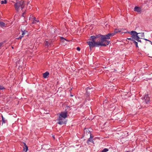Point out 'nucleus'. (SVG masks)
<instances>
[{"label": "nucleus", "mask_w": 152, "mask_h": 152, "mask_svg": "<svg viewBox=\"0 0 152 152\" xmlns=\"http://www.w3.org/2000/svg\"><path fill=\"white\" fill-rule=\"evenodd\" d=\"M99 37H100L99 35L97 36H92L91 37L90 39L91 40V41H89L87 42L90 49L94 47H97V45L98 42H96V38Z\"/></svg>", "instance_id": "nucleus-1"}, {"label": "nucleus", "mask_w": 152, "mask_h": 152, "mask_svg": "<svg viewBox=\"0 0 152 152\" xmlns=\"http://www.w3.org/2000/svg\"><path fill=\"white\" fill-rule=\"evenodd\" d=\"M100 41V42H98L97 45V47L99 46H106L108 45L110 42V41L107 40L106 39H104L103 37H101L100 39H98V41Z\"/></svg>", "instance_id": "nucleus-2"}, {"label": "nucleus", "mask_w": 152, "mask_h": 152, "mask_svg": "<svg viewBox=\"0 0 152 152\" xmlns=\"http://www.w3.org/2000/svg\"><path fill=\"white\" fill-rule=\"evenodd\" d=\"M14 6L16 10L17 11L20 9L22 10L24 7V2L22 1H18L15 4Z\"/></svg>", "instance_id": "nucleus-3"}, {"label": "nucleus", "mask_w": 152, "mask_h": 152, "mask_svg": "<svg viewBox=\"0 0 152 152\" xmlns=\"http://www.w3.org/2000/svg\"><path fill=\"white\" fill-rule=\"evenodd\" d=\"M126 33L130 34L132 35L131 37L134 39V41L136 39H137V38H138V33L135 31H132L130 32L127 31Z\"/></svg>", "instance_id": "nucleus-4"}, {"label": "nucleus", "mask_w": 152, "mask_h": 152, "mask_svg": "<svg viewBox=\"0 0 152 152\" xmlns=\"http://www.w3.org/2000/svg\"><path fill=\"white\" fill-rule=\"evenodd\" d=\"M114 35V34H113L109 33L106 35H99V36L100 37H102L107 40L110 39L111 37H113Z\"/></svg>", "instance_id": "nucleus-5"}, {"label": "nucleus", "mask_w": 152, "mask_h": 152, "mask_svg": "<svg viewBox=\"0 0 152 152\" xmlns=\"http://www.w3.org/2000/svg\"><path fill=\"white\" fill-rule=\"evenodd\" d=\"M67 117V113L66 112H61L59 117V119H61V118H65Z\"/></svg>", "instance_id": "nucleus-6"}, {"label": "nucleus", "mask_w": 152, "mask_h": 152, "mask_svg": "<svg viewBox=\"0 0 152 152\" xmlns=\"http://www.w3.org/2000/svg\"><path fill=\"white\" fill-rule=\"evenodd\" d=\"M144 99L145 100V102H143V103L144 104L145 103L148 104L149 103L150 101V98L148 96V95H145V97L144 98Z\"/></svg>", "instance_id": "nucleus-7"}, {"label": "nucleus", "mask_w": 152, "mask_h": 152, "mask_svg": "<svg viewBox=\"0 0 152 152\" xmlns=\"http://www.w3.org/2000/svg\"><path fill=\"white\" fill-rule=\"evenodd\" d=\"M86 131L87 133H88V134H90V137L88 139V141L90 142H93V141L92 140L93 137L91 136L90 131L88 129L86 130Z\"/></svg>", "instance_id": "nucleus-8"}, {"label": "nucleus", "mask_w": 152, "mask_h": 152, "mask_svg": "<svg viewBox=\"0 0 152 152\" xmlns=\"http://www.w3.org/2000/svg\"><path fill=\"white\" fill-rule=\"evenodd\" d=\"M61 41L62 42V44L64 45L67 44L68 41L63 37L61 38Z\"/></svg>", "instance_id": "nucleus-9"}, {"label": "nucleus", "mask_w": 152, "mask_h": 152, "mask_svg": "<svg viewBox=\"0 0 152 152\" xmlns=\"http://www.w3.org/2000/svg\"><path fill=\"white\" fill-rule=\"evenodd\" d=\"M134 11L139 12L141 11V9L140 7L136 6L134 8Z\"/></svg>", "instance_id": "nucleus-10"}, {"label": "nucleus", "mask_w": 152, "mask_h": 152, "mask_svg": "<svg viewBox=\"0 0 152 152\" xmlns=\"http://www.w3.org/2000/svg\"><path fill=\"white\" fill-rule=\"evenodd\" d=\"M138 36L140 38H142L144 37V33H138Z\"/></svg>", "instance_id": "nucleus-11"}, {"label": "nucleus", "mask_w": 152, "mask_h": 152, "mask_svg": "<svg viewBox=\"0 0 152 152\" xmlns=\"http://www.w3.org/2000/svg\"><path fill=\"white\" fill-rule=\"evenodd\" d=\"M86 94L87 96H88L89 95V93L90 92V90H91V88L88 87H87L86 88Z\"/></svg>", "instance_id": "nucleus-12"}, {"label": "nucleus", "mask_w": 152, "mask_h": 152, "mask_svg": "<svg viewBox=\"0 0 152 152\" xmlns=\"http://www.w3.org/2000/svg\"><path fill=\"white\" fill-rule=\"evenodd\" d=\"M49 73L48 72H46L45 73H43V77L44 78H47V76L49 75Z\"/></svg>", "instance_id": "nucleus-13"}, {"label": "nucleus", "mask_w": 152, "mask_h": 152, "mask_svg": "<svg viewBox=\"0 0 152 152\" xmlns=\"http://www.w3.org/2000/svg\"><path fill=\"white\" fill-rule=\"evenodd\" d=\"M25 147L23 148V151H25V152H27L28 150V147L26 145V144L25 143H24Z\"/></svg>", "instance_id": "nucleus-14"}, {"label": "nucleus", "mask_w": 152, "mask_h": 152, "mask_svg": "<svg viewBox=\"0 0 152 152\" xmlns=\"http://www.w3.org/2000/svg\"><path fill=\"white\" fill-rule=\"evenodd\" d=\"M1 117L2 118V123H7V120L5 118L3 117V115H1Z\"/></svg>", "instance_id": "nucleus-15"}, {"label": "nucleus", "mask_w": 152, "mask_h": 152, "mask_svg": "<svg viewBox=\"0 0 152 152\" xmlns=\"http://www.w3.org/2000/svg\"><path fill=\"white\" fill-rule=\"evenodd\" d=\"M6 24L3 22H0V26L1 27L5 26Z\"/></svg>", "instance_id": "nucleus-16"}, {"label": "nucleus", "mask_w": 152, "mask_h": 152, "mask_svg": "<svg viewBox=\"0 0 152 152\" xmlns=\"http://www.w3.org/2000/svg\"><path fill=\"white\" fill-rule=\"evenodd\" d=\"M34 21L32 22V23L33 24H35L36 23V22H39V20H37L36 18H34Z\"/></svg>", "instance_id": "nucleus-17"}, {"label": "nucleus", "mask_w": 152, "mask_h": 152, "mask_svg": "<svg viewBox=\"0 0 152 152\" xmlns=\"http://www.w3.org/2000/svg\"><path fill=\"white\" fill-rule=\"evenodd\" d=\"M51 42H52V41H46V43H45V45H50L51 44Z\"/></svg>", "instance_id": "nucleus-18"}, {"label": "nucleus", "mask_w": 152, "mask_h": 152, "mask_svg": "<svg viewBox=\"0 0 152 152\" xmlns=\"http://www.w3.org/2000/svg\"><path fill=\"white\" fill-rule=\"evenodd\" d=\"M22 33L21 35H22V36H23L24 35L26 34V33L27 32V31H26V30H24L23 31V30H22Z\"/></svg>", "instance_id": "nucleus-19"}, {"label": "nucleus", "mask_w": 152, "mask_h": 152, "mask_svg": "<svg viewBox=\"0 0 152 152\" xmlns=\"http://www.w3.org/2000/svg\"><path fill=\"white\" fill-rule=\"evenodd\" d=\"M119 31H119L118 30L116 29L115 30L114 32H113V33H111V34H114V35L116 33H117L118 32H119Z\"/></svg>", "instance_id": "nucleus-20"}, {"label": "nucleus", "mask_w": 152, "mask_h": 152, "mask_svg": "<svg viewBox=\"0 0 152 152\" xmlns=\"http://www.w3.org/2000/svg\"><path fill=\"white\" fill-rule=\"evenodd\" d=\"M7 3V1L6 0H4V1H1V4H6Z\"/></svg>", "instance_id": "nucleus-21"}, {"label": "nucleus", "mask_w": 152, "mask_h": 152, "mask_svg": "<svg viewBox=\"0 0 152 152\" xmlns=\"http://www.w3.org/2000/svg\"><path fill=\"white\" fill-rule=\"evenodd\" d=\"M108 151L109 149L107 148H104L102 150L103 152H107Z\"/></svg>", "instance_id": "nucleus-22"}, {"label": "nucleus", "mask_w": 152, "mask_h": 152, "mask_svg": "<svg viewBox=\"0 0 152 152\" xmlns=\"http://www.w3.org/2000/svg\"><path fill=\"white\" fill-rule=\"evenodd\" d=\"M127 39H128V40H130L131 41H134V39H133V38H132V37H131L130 38H127Z\"/></svg>", "instance_id": "nucleus-23"}, {"label": "nucleus", "mask_w": 152, "mask_h": 152, "mask_svg": "<svg viewBox=\"0 0 152 152\" xmlns=\"http://www.w3.org/2000/svg\"><path fill=\"white\" fill-rule=\"evenodd\" d=\"M134 42L135 45H136V47H138V43H137V42H136V41H135V40H134Z\"/></svg>", "instance_id": "nucleus-24"}, {"label": "nucleus", "mask_w": 152, "mask_h": 152, "mask_svg": "<svg viewBox=\"0 0 152 152\" xmlns=\"http://www.w3.org/2000/svg\"><path fill=\"white\" fill-rule=\"evenodd\" d=\"M23 37V36H22V35H20V36L19 37H18V38H16V39H21V38Z\"/></svg>", "instance_id": "nucleus-25"}, {"label": "nucleus", "mask_w": 152, "mask_h": 152, "mask_svg": "<svg viewBox=\"0 0 152 152\" xmlns=\"http://www.w3.org/2000/svg\"><path fill=\"white\" fill-rule=\"evenodd\" d=\"M4 41L0 43V48H1L2 45L4 43Z\"/></svg>", "instance_id": "nucleus-26"}, {"label": "nucleus", "mask_w": 152, "mask_h": 152, "mask_svg": "<svg viewBox=\"0 0 152 152\" xmlns=\"http://www.w3.org/2000/svg\"><path fill=\"white\" fill-rule=\"evenodd\" d=\"M4 89V87L0 85V90H3Z\"/></svg>", "instance_id": "nucleus-27"}, {"label": "nucleus", "mask_w": 152, "mask_h": 152, "mask_svg": "<svg viewBox=\"0 0 152 152\" xmlns=\"http://www.w3.org/2000/svg\"><path fill=\"white\" fill-rule=\"evenodd\" d=\"M140 38H139V37L138 38H137V39H136L135 40H137V41H138V42H141V41L139 39H140Z\"/></svg>", "instance_id": "nucleus-28"}, {"label": "nucleus", "mask_w": 152, "mask_h": 152, "mask_svg": "<svg viewBox=\"0 0 152 152\" xmlns=\"http://www.w3.org/2000/svg\"><path fill=\"white\" fill-rule=\"evenodd\" d=\"M80 48L79 47H78L77 48V50L78 51H80Z\"/></svg>", "instance_id": "nucleus-29"}, {"label": "nucleus", "mask_w": 152, "mask_h": 152, "mask_svg": "<svg viewBox=\"0 0 152 152\" xmlns=\"http://www.w3.org/2000/svg\"><path fill=\"white\" fill-rule=\"evenodd\" d=\"M149 42H150L151 43V44L152 45V42L150 41H149Z\"/></svg>", "instance_id": "nucleus-30"}, {"label": "nucleus", "mask_w": 152, "mask_h": 152, "mask_svg": "<svg viewBox=\"0 0 152 152\" xmlns=\"http://www.w3.org/2000/svg\"><path fill=\"white\" fill-rule=\"evenodd\" d=\"M53 138L54 139H55V137L54 135L53 136Z\"/></svg>", "instance_id": "nucleus-31"}, {"label": "nucleus", "mask_w": 152, "mask_h": 152, "mask_svg": "<svg viewBox=\"0 0 152 152\" xmlns=\"http://www.w3.org/2000/svg\"><path fill=\"white\" fill-rule=\"evenodd\" d=\"M145 40H147V41H149V40H148V39H145Z\"/></svg>", "instance_id": "nucleus-32"}, {"label": "nucleus", "mask_w": 152, "mask_h": 152, "mask_svg": "<svg viewBox=\"0 0 152 152\" xmlns=\"http://www.w3.org/2000/svg\"><path fill=\"white\" fill-rule=\"evenodd\" d=\"M58 124H61V122L60 121V122H58Z\"/></svg>", "instance_id": "nucleus-33"}, {"label": "nucleus", "mask_w": 152, "mask_h": 152, "mask_svg": "<svg viewBox=\"0 0 152 152\" xmlns=\"http://www.w3.org/2000/svg\"><path fill=\"white\" fill-rule=\"evenodd\" d=\"M24 12H23V15L24 14Z\"/></svg>", "instance_id": "nucleus-34"}, {"label": "nucleus", "mask_w": 152, "mask_h": 152, "mask_svg": "<svg viewBox=\"0 0 152 152\" xmlns=\"http://www.w3.org/2000/svg\"><path fill=\"white\" fill-rule=\"evenodd\" d=\"M50 149H48V150H50Z\"/></svg>", "instance_id": "nucleus-35"}, {"label": "nucleus", "mask_w": 152, "mask_h": 152, "mask_svg": "<svg viewBox=\"0 0 152 152\" xmlns=\"http://www.w3.org/2000/svg\"><path fill=\"white\" fill-rule=\"evenodd\" d=\"M85 129H86L85 128L84 129V130H85Z\"/></svg>", "instance_id": "nucleus-36"}, {"label": "nucleus", "mask_w": 152, "mask_h": 152, "mask_svg": "<svg viewBox=\"0 0 152 152\" xmlns=\"http://www.w3.org/2000/svg\"><path fill=\"white\" fill-rule=\"evenodd\" d=\"M84 133H85V131H84Z\"/></svg>", "instance_id": "nucleus-37"}]
</instances>
